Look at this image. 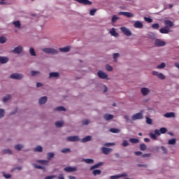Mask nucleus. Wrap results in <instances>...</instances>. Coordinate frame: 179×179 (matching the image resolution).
Masks as SVG:
<instances>
[{"label":"nucleus","instance_id":"obj_17","mask_svg":"<svg viewBox=\"0 0 179 179\" xmlns=\"http://www.w3.org/2000/svg\"><path fill=\"white\" fill-rule=\"evenodd\" d=\"M90 141H92V136H87L81 140V142L82 143H85L86 142H90Z\"/></svg>","mask_w":179,"mask_h":179},{"label":"nucleus","instance_id":"obj_55","mask_svg":"<svg viewBox=\"0 0 179 179\" xmlns=\"http://www.w3.org/2000/svg\"><path fill=\"white\" fill-rule=\"evenodd\" d=\"M106 69L108 71V72H111L113 71V67L110 65H106Z\"/></svg>","mask_w":179,"mask_h":179},{"label":"nucleus","instance_id":"obj_40","mask_svg":"<svg viewBox=\"0 0 179 179\" xmlns=\"http://www.w3.org/2000/svg\"><path fill=\"white\" fill-rule=\"evenodd\" d=\"M6 43V38L5 36L0 37V43L5 44Z\"/></svg>","mask_w":179,"mask_h":179},{"label":"nucleus","instance_id":"obj_37","mask_svg":"<svg viewBox=\"0 0 179 179\" xmlns=\"http://www.w3.org/2000/svg\"><path fill=\"white\" fill-rule=\"evenodd\" d=\"M23 149V145L20 144H17L15 146V150H22Z\"/></svg>","mask_w":179,"mask_h":179},{"label":"nucleus","instance_id":"obj_7","mask_svg":"<svg viewBox=\"0 0 179 179\" xmlns=\"http://www.w3.org/2000/svg\"><path fill=\"white\" fill-rule=\"evenodd\" d=\"M10 78L11 79H17L19 80L20 79H23V75L19 73H13L10 75Z\"/></svg>","mask_w":179,"mask_h":179},{"label":"nucleus","instance_id":"obj_33","mask_svg":"<svg viewBox=\"0 0 179 179\" xmlns=\"http://www.w3.org/2000/svg\"><path fill=\"white\" fill-rule=\"evenodd\" d=\"M34 152H43V147L41 145H38L36 148L34 149Z\"/></svg>","mask_w":179,"mask_h":179},{"label":"nucleus","instance_id":"obj_54","mask_svg":"<svg viewBox=\"0 0 179 179\" xmlns=\"http://www.w3.org/2000/svg\"><path fill=\"white\" fill-rule=\"evenodd\" d=\"M129 143H128V141L124 140L122 143V146H124V148H126V146H129Z\"/></svg>","mask_w":179,"mask_h":179},{"label":"nucleus","instance_id":"obj_5","mask_svg":"<svg viewBox=\"0 0 179 179\" xmlns=\"http://www.w3.org/2000/svg\"><path fill=\"white\" fill-rule=\"evenodd\" d=\"M66 173H73V171H78V168L76 166H67L64 169Z\"/></svg>","mask_w":179,"mask_h":179},{"label":"nucleus","instance_id":"obj_20","mask_svg":"<svg viewBox=\"0 0 179 179\" xmlns=\"http://www.w3.org/2000/svg\"><path fill=\"white\" fill-rule=\"evenodd\" d=\"M164 117H166V118H171V117H176V114L173 112L166 113L164 115Z\"/></svg>","mask_w":179,"mask_h":179},{"label":"nucleus","instance_id":"obj_25","mask_svg":"<svg viewBox=\"0 0 179 179\" xmlns=\"http://www.w3.org/2000/svg\"><path fill=\"white\" fill-rule=\"evenodd\" d=\"M127 173L116 175L113 176V179H118V178H121V177H127Z\"/></svg>","mask_w":179,"mask_h":179},{"label":"nucleus","instance_id":"obj_44","mask_svg":"<svg viewBox=\"0 0 179 179\" xmlns=\"http://www.w3.org/2000/svg\"><path fill=\"white\" fill-rule=\"evenodd\" d=\"M152 27L155 30H157V29H159V27H160V25L158 23H155V24H152Z\"/></svg>","mask_w":179,"mask_h":179},{"label":"nucleus","instance_id":"obj_15","mask_svg":"<svg viewBox=\"0 0 179 179\" xmlns=\"http://www.w3.org/2000/svg\"><path fill=\"white\" fill-rule=\"evenodd\" d=\"M101 150H102V153H103V155H110V153H111L112 150L110 148L102 147Z\"/></svg>","mask_w":179,"mask_h":179},{"label":"nucleus","instance_id":"obj_64","mask_svg":"<svg viewBox=\"0 0 179 179\" xmlns=\"http://www.w3.org/2000/svg\"><path fill=\"white\" fill-rule=\"evenodd\" d=\"M57 178H58V179H65V178H64V174H62V173H61V174L58 176Z\"/></svg>","mask_w":179,"mask_h":179},{"label":"nucleus","instance_id":"obj_39","mask_svg":"<svg viewBox=\"0 0 179 179\" xmlns=\"http://www.w3.org/2000/svg\"><path fill=\"white\" fill-rule=\"evenodd\" d=\"M56 111H66V109L64 106H59L55 108Z\"/></svg>","mask_w":179,"mask_h":179},{"label":"nucleus","instance_id":"obj_4","mask_svg":"<svg viewBox=\"0 0 179 179\" xmlns=\"http://www.w3.org/2000/svg\"><path fill=\"white\" fill-rule=\"evenodd\" d=\"M66 141L68 142H79V141H80V138H79V136H71L67 137Z\"/></svg>","mask_w":179,"mask_h":179},{"label":"nucleus","instance_id":"obj_21","mask_svg":"<svg viewBox=\"0 0 179 179\" xmlns=\"http://www.w3.org/2000/svg\"><path fill=\"white\" fill-rule=\"evenodd\" d=\"M9 61L8 57H3L0 56V64H6Z\"/></svg>","mask_w":179,"mask_h":179},{"label":"nucleus","instance_id":"obj_1","mask_svg":"<svg viewBox=\"0 0 179 179\" xmlns=\"http://www.w3.org/2000/svg\"><path fill=\"white\" fill-rule=\"evenodd\" d=\"M42 51L45 52V54H52V55L58 54V50L53 48H43Z\"/></svg>","mask_w":179,"mask_h":179},{"label":"nucleus","instance_id":"obj_50","mask_svg":"<svg viewBox=\"0 0 179 179\" xmlns=\"http://www.w3.org/2000/svg\"><path fill=\"white\" fill-rule=\"evenodd\" d=\"M161 134H166V132H167V129L166 127H162L159 129Z\"/></svg>","mask_w":179,"mask_h":179},{"label":"nucleus","instance_id":"obj_34","mask_svg":"<svg viewBox=\"0 0 179 179\" xmlns=\"http://www.w3.org/2000/svg\"><path fill=\"white\" fill-rule=\"evenodd\" d=\"M129 142H131V143H138L139 139L131 138H129Z\"/></svg>","mask_w":179,"mask_h":179},{"label":"nucleus","instance_id":"obj_35","mask_svg":"<svg viewBox=\"0 0 179 179\" xmlns=\"http://www.w3.org/2000/svg\"><path fill=\"white\" fill-rule=\"evenodd\" d=\"M11 97H12V96L10 95V94L6 95V96L3 98V103H6V101L7 100L10 99Z\"/></svg>","mask_w":179,"mask_h":179},{"label":"nucleus","instance_id":"obj_3","mask_svg":"<svg viewBox=\"0 0 179 179\" xmlns=\"http://www.w3.org/2000/svg\"><path fill=\"white\" fill-rule=\"evenodd\" d=\"M120 30L125 34V36H127V37H131V36H132V32L125 27H121Z\"/></svg>","mask_w":179,"mask_h":179},{"label":"nucleus","instance_id":"obj_60","mask_svg":"<svg viewBox=\"0 0 179 179\" xmlns=\"http://www.w3.org/2000/svg\"><path fill=\"white\" fill-rule=\"evenodd\" d=\"M83 125H89V120H83Z\"/></svg>","mask_w":179,"mask_h":179},{"label":"nucleus","instance_id":"obj_42","mask_svg":"<svg viewBox=\"0 0 179 179\" xmlns=\"http://www.w3.org/2000/svg\"><path fill=\"white\" fill-rule=\"evenodd\" d=\"M120 57V53L113 54V61L114 62H117V59Z\"/></svg>","mask_w":179,"mask_h":179},{"label":"nucleus","instance_id":"obj_14","mask_svg":"<svg viewBox=\"0 0 179 179\" xmlns=\"http://www.w3.org/2000/svg\"><path fill=\"white\" fill-rule=\"evenodd\" d=\"M159 31L160 33H162V34H168V33H170V28H167V27H164L163 28H161Z\"/></svg>","mask_w":179,"mask_h":179},{"label":"nucleus","instance_id":"obj_24","mask_svg":"<svg viewBox=\"0 0 179 179\" xmlns=\"http://www.w3.org/2000/svg\"><path fill=\"white\" fill-rule=\"evenodd\" d=\"M103 118L106 121H110L113 118V115L106 114L103 115Z\"/></svg>","mask_w":179,"mask_h":179},{"label":"nucleus","instance_id":"obj_2","mask_svg":"<svg viewBox=\"0 0 179 179\" xmlns=\"http://www.w3.org/2000/svg\"><path fill=\"white\" fill-rule=\"evenodd\" d=\"M143 118V113L142 112L136 113L132 115L131 120L133 121H136V120H142Z\"/></svg>","mask_w":179,"mask_h":179},{"label":"nucleus","instance_id":"obj_57","mask_svg":"<svg viewBox=\"0 0 179 179\" xmlns=\"http://www.w3.org/2000/svg\"><path fill=\"white\" fill-rule=\"evenodd\" d=\"M154 132H155V134L156 135H157L158 136H160V135H162V133L160 132V130H159V129H155V130L154 131Z\"/></svg>","mask_w":179,"mask_h":179},{"label":"nucleus","instance_id":"obj_18","mask_svg":"<svg viewBox=\"0 0 179 179\" xmlns=\"http://www.w3.org/2000/svg\"><path fill=\"white\" fill-rule=\"evenodd\" d=\"M59 50L61 52H69L71 48L69 46H66L64 48H60Z\"/></svg>","mask_w":179,"mask_h":179},{"label":"nucleus","instance_id":"obj_52","mask_svg":"<svg viewBox=\"0 0 179 179\" xmlns=\"http://www.w3.org/2000/svg\"><path fill=\"white\" fill-rule=\"evenodd\" d=\"M158 78L159 79H162V80L166 79V76H164V75H163V73H159V74L158 75Z\"/></svg>","mask_w":179,"mask_h":179},{"label":"nucleus","instance_id":"obj_19","mask_svg":"<svg viewBox=\"0 0 179 179\" xmlns=\"http://www.w3.org/2000/svg\"><path fill=\"white\" fill-rule=\"evenodd\" d=\"M100 166H103V162H99L90 168V170H94V169H99Z\"/></svg>","mask_w":179,"mask_h":179},{"label":"nucleus","instance_id":"obj_56","mask_svg":"<svg viewBox=\"0 0 179 179\" xmlns=\"http://www.w3.org/2000/svg\"><path fill=\"white\" fill-rule=\"evenodd\" d=\"M113 37H118V33L115 31V29L113 28Z\"/></svg>","mask_w":179,"mask_h":179},{"label":"nucleus","instance_id":"obj_36","mask_svg":"<svg viewBox=\"0 0 179 179\" xmlns=\"http://www.w3.org/2000/svg\"><path fill=\"white\" fill-rule=\"evenodd\" d=\"M29 53L32 57H36V51H34V48H29Z\"/></svg>","mask_w":179,"mask_h":179},{"label":"nucleus","instance_id":"obj_6","mask_svg":"<svg viewBox=\"0 0 179 179\" xmlns=\"http://www.w3.org/2000/svg\"><path fill=\"white\" fill-rule=\"evenodd\" d=\"M155 44L157 47H164V45H166V42L160 39H156Z\"/></svg>","mask_w":179,"mask_h":179},{"label":"nucleus","instance_id":"obj_59","mask_svg":"<svg viewBox=\"0 0 179 179\" xmlns=\"http://www.w3.org/2000/svg\"><path fill=\"white\" fill-rule=\"evenodd\" d=\"M57 178V176L52 175V176H46L45 178V179H52V178Z\"/></svg>","mask_w":179,"mask_h":179},{"label":"nucleus","instance_id":"obj_32","mask_svg":"<svg viewBox=\"0 0 179 179\" xmlns=\"http://www.w3.org/2000/svg\"><path fill=\"white\" fill-rule=\"evenodd\" d=\"M146 123L148 124V125H152L153 124V121L152 120L151 118H150L149 117L146 116Z\"/></svg>","mask_w":179,"mask_h":179},{"label":"nucleus","instance_id":"obj_9","mask_svg":"<svg viewBox=\"0 0 179 179\" xmlns=\"http://www.w3.org/2000/svg\"><path fill=\"white\" fill-rule=\"evenodd\" d=\"M22 51H23V47L20 45L15 48L14 50H13V52H14V54H20Z\"/></svg>","mask_w":179,"mask_h":179},{"label":"nucleus","instance_id":"obj_58","mask_svg":"<svg viewBox=\"0 0 179 179\" xmlns=\"http://www.w3.org/2000/svg\"><path fill=\"white\" fill-rule=\"evenodd\" d=\"M164 66H166V64L162 63L160 65H158L157 68H158V69H162V68H164Z\"/></svg>","mask_w":179,"mask_h":179},{"label":"nucleus","instance_id":"obj_27","mask_svg":"<svg viewBox=\"0 0 179 179\" xmlns=\"http://www.w3.org/2000/svg\"><path fill=\"white\" fill-rule=\"evenodd\" d=\"M93 176H100L101 174V171L100 169H95L92 171Z\"/></svg>","mask_w":179,"mask_h":179},{"label":"nucleus","instance_id":"obj_11","mask_svg":"<svg viewBox=\"0 0 179 179\" xmlns=\"http://www.w3.org/2000/svg\"><path fill=\"white\" fill-rule=\"evenodd\" d=\"M118 15H122L123 16H126V17H134V14L129 13V12H122L120 11L118 13Z\"/></svg>","mask_w":179,"mask_h":179},{"label":"nucleus","instance_id":"obj_41","mask_svg":"<svg viewBox=\"0 0 179 179\" xmlns=\"http://www.w3.org/2000/svg\"><path fill=\"white\" fill-rule=\"evenodd\" d=\"M54 157V152L48 153V160H51Z\"/></svg>","mask_w":179,"mask_h":179},{"label":"nucleus","instance_id":"obj_12","mask_svg":"<svg viewBox=\"0 0 179 179\" xmlns=\"http://www.w3.org/2000/svg\"><path fill=\"white\" fill-rule=\"evenodd\" d=\"M166 27H167L168 29H169V27H173V26H174V23L171 21H170V20H166L164 22Z\"/></svg>","mask_w":179,"mask_h":179},{"label":"nucleus","instance_id":"obj_30","mask_svg":"<svg viewBox=\"0 0 179 179\" xmlns=\"http://www.w3.org/2000/svg\"><path fill=\"white\" fill-rule=\"evenodd\" d=\"M176 143H177V139H176V138L170 139L168 141L169 145H176Z\"/></svg>","mask_w":179,"mask_h":179},{"label":"nucleus","instance_id":"obj_23","mask_svg":"<svg viewBox=\"0 0 179 179\" xmlns=\"http://www.w3.org/2000/svg\"><path fill=\"white\" fill-rule=\"evenodd\" d=\"M47 103V96H43L39 99V104H45Z\"/></svg>","mask_w":179,"mask_h":179},{"label":"nucleus","instance_id":"obj_45","mask_svg":"<svg viewBox=\"0 0 179 179\" xmlns=\"http://www.w3.org/2000/svg\"><path fill=\"white\" fill-rule=\"evenodd\" d=\"M144 20L145 22H148V23H152V22H153V20L152 18L148 17H145Z\"/></svg>","mask_w":179,"mask_h":179},{"label":"nucleus","instance_id":"obj_63","mask_svg":"<svg viewBox=\"0 0 179 179\" xmlns=\"http://www.w3.org/2000/svg\"><path fill=\"white\" fill-rule=\"evenodd\" d=\"M134 154L136 155V156H141L142 155V152L136 151L134 152Z\"/></svg>","mask_w":179,"mask_h":179},{"label":"nucleus","instance_id":"obj_8","mask_svg":"<svg viewBox=\"0 0 179 179\" xmlns=\"http://www.w3.org/2000/svg\"><path fill=\"white\" fill-rule=\"evenodd\" d=\"M97 75L100 79H107V78H108V76L103 71H99Z\"/></svg>","mask_w":179,"mask_h":179},{"label":"nucleus","instance_id":"obj_61","mask_svg":"<svg viewBox=\"0 0 179 179\" xmlns=\"http://www.w3.org/2000/svg\"><path fill=\"white\" fill-rule=\"evenodd\" d=\"M37 73H40L39 71H31V76H36Z\"/></svg>","mask_w":179,"mask_h":179},{"label":"nucleus","instance_id":"obj_13","mask_svg":"<svg viewBox=\"0 0 179 179\" xmlns=\"http://www.w3.org/2000/svg\"><path fill=\"white\" fill-rule=\"evenodd\" d=\"M76 2H78V3H83V5H92V1L89 0H75Z\"/></svg>","mask_w":179,"mask_h":179},{"label":"nucleus","instance_id":"obj_51","mask_svg":"<svg viewBox=\"0 0 179 179\" xmlns=\"http://www.w3.org/2000/svg\"><path fill=\"white\" fill-rule=\"evenodd\" d=\"M150 136L152 139H157V136L155 134L150 133Z\"/></svg>","mask_w":179,"mask_h":179},{"label":"nucleus","instance_id":"obj_22","mask_svg":"<svg viewBox=\"0 0 179 179\" xmlns=\"http://www.w3.org/2000/svg\"><path fill=\"white\" fill-rule=\"evenodd\" d=\"M59 73H57V72H52V73H50L49 74V78H59Z\"/></svg>","mask_w":179,"mask_h":179},{"label":"nucleus","instance_id":"obj_29","mask_svg":"<svg viewBox=\"0 0 179 179\" xmlns=\"http://www.w3.org/2000/svg\"><path fill=\"white\" fill-rule=\"evenodd\" d=\"M64 126V122H59V121H58V122H55V127H57V128H61L62 127H63Z\"/></svg>","mask_w":179,"mask_h":179},{"label":"nucleus","instance_id":"obj_28","mask_svg":"<svg viewBox=\"0 0 179 179\" xmlns=\"http://www.w3.org/2000/svg\"><path fill=\"white\" fill-rule=\"evenodd\" d=\"M13 24H14L15 27L17 28V29H20V21H14L13 22Z\"/></svg>","mask_w":179,"mask_h":179},{"label":"nucleus","instance_id":"obj_62","mask_svg":"<svg viewBox=\"0 0 179 179\" xmlns=\"http://www.w3.org/2000/svg\"><path fill=\"white\" fill-rule=\"evenodd\" d=\"M118 20V17L117 15H113V23H115V22H117Z\"/></svg>","mask_w":179,"mask_h":179},{"label":"nucleus","instance_id":"obj_49","mask_svg":"<svg viewBox=\"0 0 179 179\" xmlns=\"http://www.w3.org/2000/svg\"><path fill=\"white\" fill-rule=\"evenodd\" d=\"M121 132V129H113V134H120Z\"/></svg>","mask_w":179,"mask_h":179},{"label":"nucleus","instance_id":"obj_31","mask_svg":"<svg viewBox=\"0 0 179 179\" xmlns=\"http://www.w3.org/2000/svg\"><path fill=\"white\" fill-rule=\"evenodd\" d=\"M33 166H34V167L35 169H40V170H44V169H45V166L37 165V164H34Z\"/></svg>","mask_w":179,"mask_h":179},{"label":"nucleus","instance_id":"obj_48","mask_svg":"<svg viewBox=\"0 0 179 179\" xmlns=\"http://www.w3.org/2000/svg\"><path fill=\"white\" fill-rule=\"evenodd\" d=\"M96 12H97V10L92 9V10H90V15L91 16H94V15H96Z\"/></svg>","mask_w":179,"mask_h":179},{"label":"nucleus","instance_id":"obj_46","mask_svg":"<svg viewBox=\"0 0 179 179\" xmlns=\"http://www.w3.org/2000/svg\"><path fill=\"white\" fill-rule=\"evenodd\" d=\"M71 152V149L69 148H64L62 150V153H69Z\"/></svg>","mask_w":179,"mask_h":179},{"label":"nucleus","instance_id":"obj_43","mask_svg":"<svg viewBox=\"0 0 179 179\" xmlns=\"http://www.w3.org/2000/svg\"><path fill=\"white\" fill-rule=\"evenodd\" d=\"M147 146L145 145V143H142L140 145V150H146Z\"/></svg>","mask_w":179,"mask_h":179},{"label":"nucleus","instance_id":"obj_26","mask_svg":"<svg viewBox=\"0 0 179 179\" xmlns=\"http://www.w3.org/2000/svg\"><path fill=\"white\" fill-rule=\"evenodd\" d=\"M83 162H85V163H87V164H93V163H94V160L92 159H83Z\"/></svg>","mask_w":179,"mask_h":179},{"label":"nucleus","instance_id":"obj_38","mask_svg":"<svg viewBox=\"0 0 179 179\" xmlns=\"http://www.w3.org/2000/svg\"><path fill=\"white\" fill-rule=\"evenodd\" d=\"M38 163H40L41 164H43L44 166H47L48 164V161L47 160H38Z\"/></svg>","mask_w":179,"mask_h":179},{"label":"nucleus","instance_id":"obj_10","mask_svg":"<svg viewBox=\"0 0 179 179\" xmlns=\"http://www.w3.org/2000/svg\"><path fill=\"white\" fill-rule=\"evenodd\" d=\"M134 27L135 29H143V23L141 21H136L134 22Z\"/></svg>","mask_w":179,"mask_h":179},{"label":"nucleus","instance_id":"obj_53","mask_svg":"<svg viewBox=\"0 0 179 179\" xmlns=\"http://www.w3.org/2000/svg\"><path fill=\"white\" fill-rule=\"evenodd\" d=\"M5 115V110L0 109V118H2Z\"/></svg>","mask_w":179,"mask_h":179},{"label":"nucleus","instance_id":"obj_47","mask_svg":"<svg viewBox=\"0 0 179 179\" xmlns=\"http://www.w3.org/2000/svg\"><path fill=\"white\" fill-rule=\"evenodd\" d=\"M3 153L4 155H12V151L10 150H3Z\"/></svg>","mask_w":179,"mask_h":179},{"label":"nucleus","instance_id":"obj_16","mask_svg":"<svg viewBox=\"0 0 179 179\" xmlns=\"http://www.w3.org/2000/svg\"><path fill=\"white\" fill-rule=\"evenodd\" d=\"M150 92V90L148 88H146V87L141 88V93L143 96H148Z\"/></svg>","mask_w":179,"mask_h":179}]
</instances>
